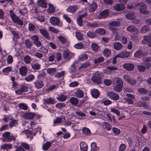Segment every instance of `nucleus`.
<instances>
[{"label": "nucleus", "mask_w": 151, "mask_h": 151, "mask_svg": "<svg viewBox=\"0 0 151 151\" xmlns=\"http://www.w3.org/2000/svg\"><path fill=\"white\" fill-rule=\"evenodd\" d=\"M113 84L114 90L116 92H120L122 90L123 86V82L122 80L118 78H115L113 79Z\"/></svg>", "instance_id": "f257e3e1"}, {"label": "nucleus", "mask_w": 151, "mask_h": 151, "mask_svg": "<svg viewBox=\"0 0 151 151\" xmlns=\"http://www.w3.org/2000/svg\"><path fill=\"white\" fill-rule=\"evenodd\" d=\"M136 8H137L141 13L144 14H147L148 12L146 10L147 6L146 4L143 2L138 3L136 5Z\"/></svg>", "instance_id": "f03ea898"}, {"label": "nucleus", "mask_w": 151, "mask_h": 151, "mask_svg": "<svg viewBox=\"0 0 151 151\" xmlns=\"http://www.w3.org/2000/svg\"><path fill=\"white\" fill-rule=\"evenodd\" d=\"M10 16L12 21L18 24L22 25L23 24L22 21L18 17L16 16L14 13L12 11H10Z\"/></svg>", "instance_id": "7ed1b4c3"}, {"label": "nucleus", "mask_w": 151, "mask_h": 151, "mask_svg": "<svg viewBox=\"0 0 151 151\" xmlns=\"http://www.w3.org/2000/svg\"><path fill=\"white\" fill-rule=\"evenodd\" d=\"M143 64L146 65V66H144L142 65H139L137 66V68L139 71L140 72H143L145 71V69H148L151 66V64L150 63H145L144 62H143Z\"/></svg>", "instance_id": "20e7f679"}, {"label": "nucleus", "mask_w": 151, "mask_h": 151, "mask_svg": "<svg viewBox=\"0 0 151 151\" xmlns=\"http://www.w3.org/2000/svg\"><path fill=\"white\" fill-rule=\"evenodd\" d=\"M101 78L100 75L98 74L94 73L91 80L93 82L97 83L100 84L101 83Z\"/></svg>", "instance_id": "39448f33"}, {"label": "nucleus", "mask_w": 151, "mask_h": 151, "mask_svg": "<svg viewBox=\"0 0 151 151\" xmlns=\"http://www.w3.org/2000/svg\"><path fill=\"white\" fill-rule=\"evenodd\" d=\"M107 96L110 98L114 100H118L119 99V96L117 93L113 91L109 92L107 93Z\"/></svg>", "instance_id": "423d86ee"}, {"label": "nucleus", "mask_w": 151, "mask_h": 151, "mask_svg": "<svg viewBox=\"0 0 151 151\" xmlns=\"http://www.w3.org/2000/svg\"><path fill=\"white\" fill-rule=\"evenodd\" d=\"M73 54L68 50H65L63 51V57L67 60H69L72 57Z\"/></svg>", "instance_id": "0eeeda50"}, {"label": "nucleus", "mask_w": 151, "mask_h": 151, "mask_svg": "<svg viewBox=\"0 0 151 151\" xmlns=\"http://www.w3.org/2000/svg\"><path fill=\"white\" fill-rule=\"evenodd\" d=\"M109 14V11L107 9L105 10L100 12L99 15H98L97 17L99 19L105 18L108 16Z\"/></svg>", "instance_id": "6e6552de"}, {"label": "nucleus", "mask_w": 151, "mask_h": 151, "mask_svg": "<svg viewBox=\"0 0 151 151\" xmlns=\"http://www.w3.org/2000/svg\"><path fill=\"white\" fill-rule=\"evenodd\" d=\"M124 78L128 83L131 85H134L136 83L137 81L136 79L130 78L128 76L124 75Z\"/></svg>", "instance_id": "1a4fd4ad"}, {"label": "nucleus", "mask_w": 151, "mask_h": 151, "mask_svg": "<svg viewBox=\"0 0 151 151\" xmlns=\"http://www.w3.org/2000/svg\"><path fill=\"white\" fill-rule=\"evenodd\" d=\"M28 87L25 85H22L20 88L16 91V93L18 94H20L22 93L27 91Z\"/></svg>", "instance_id": "9d476101"}, {"label": "nucleus", "mask_w": 151, "mask_h": 151, "mask_svg": "<svg viewBox=\"0 0 151 151\" xmlns=\"http://www.w3.org/2000/svg\"><path fill=\"white\" fill-rule=\"evenodd\" d=\"M50 22L54 25H58L60 23L59 19L56 17H52L50 19Z\"/></svg>", "instance_id": "9b49d317"}, {"label": "nucleus", "mask_w": 151, "mask_h": 151, "mask_svg": "<svg viewBox=\"0 0 151 151\" xmlns=\"http://www.w3.org/2000/svg\"><path fill=\"white\" fill-rule=\"evenodd\" d=\"M147 55V53L143 52L142 50H139L136 52L134 54L135 57L141 58L142 57H144Z\"/></svg>", "instance_id": "f8f14e48"}, {"label": "nucleus", "mask_w": 151, "mask_h": 151, "mask_svg": "<svg viewBox=\"0 0 151 151\" xmlns=\"http://www.w3.org/2000/svg\"><path fill=\"white\" fill-rule=\"evenodd\" d=\"M27 73V68L26 67L22 66L19 69V73L22 76H26Z\"/></svg>", "instance_id": "ddd939ff"}, {"label": "nucleus", "mask_w": 151, "mask_h": 151, "mask_svg": "<svg viewBox=\"0 0 151 151\" xmlns=\"http://www.w3.org/2000/svg\"><path fill=\"white\" fill-rule=\"evenodd\" d=\"M124 68L127 70H132L134 69V65L131 63L124 64L123 65Z\"/></svg>", "instance_id": "4468645a"}, {"label": "nucleus", "mask_w": 151, "mask_h": 151, "mask_svg": "<svg viewBox=\"0 0 151 151\" xmlns=\"http://www.w3.org/2000/svg\"><path fill=\"white\" fill-rule=\"evenodd\" d=\"M35 116V113L32 112L26 113L24 114V116L27 119H32Z\"/></svg>", "instance_id": "2eb2a0df"}, {"label": "nucleus", "mask_w": 151, "mask_h": 151, "mask_svg": "<svg viewBox=\"0 0 151 151\" xmlns=\"http://www.w3.org/2000/svg\"><path fill=\"white\" fill-rule=\"evenodd\" d=\"M78 9V6L76 5L69 6L67 9V11L71 13L75 12Z\"/></svg>", "instance_id": "dca6fc26"}, {"label": "nucleus", "mask_w": 151, "mask_h": 151, "mask_svg": "<svg viewBox=\"0 0 151 151\" xmlns=\"http://www.w3.org/2000/svg\"><path fill=\"white\" fill-rule=\"evenodd\" d=\"M128 31L131 32H138V29L135 27L131 25L128 27L127 28Z\"/></svg>", "instance_id": "f3484780"}, {"label": "nucleus", "mask_w": 151, "mask_h": 151, "mask_svg": "<svg viewBox=\"0 0 151 151\" xmlns=\"http://www.w3.org/2000/svg\"><path fill=\"white\" fill-rule=\"evenodd\" d=\"M125 16L127 18L130 20L134 19L135 17L134 12H128Z\"/></svg>", "instance_id": "a211bd4d"}, {"label": "nucleus", "mask_w": 151, "mask_h": 151, "mask_svg": "<svg viewBox=\"0 0 151 151\" xmlns=\"http://www.w3.org/2000/svg\"><path fill=\"white\" fill-rule=\"evenodd\" d=\"M125 7L123 4H117L114 6V9L117 11H121L123 10Z\"/></svg>", "instance_id": "6ab92c4d"}, {"label": "nucleus", "mask_w": 151, "mask_h": 151, "mask_svg": "<svg viewBox=\"0 0 151 151\" xmlns=\"http://www.w3.org/2000/svg\"><path fill=\"white\" fill-rule=\"evenodd\" d=\"M74 93L76 96L79 98L83 97L84 96L83 91L79 89H77L76 91Z\"/></svg>", "instance_id": "aec40b11"}, {"label": "nucleus", "mask_w": 151, "mask_h": 151, "mask_svg": "<svg viewBox=\"0 0 151 151\" xmlns=\"http://www.w3.org/2000/svg\"><path fill=\"white\" fill-rule=\"evenodd\" d=\"M91 94L92 97L94 98H97L99 97V93L97 89H94L91 91Z\"/></svg>", "instance_id": "412c9836"}, {"label": "nucleus", "mask_w": 151, "mask_h": 151, "mask_svg": "<svg viewBox=\"0 0 151 151\" xmlns=\"http://www.w3.org/2000/svg\"><path fill=\"white\" fill-rule=\"evenodd\" d=\"M70 103L74 106L77 105L78 103V99L74 97H71L70 100Z\"/></svg>", "instance_id": "4be33fe9"}, {"label": "nucleus", "mask_w": 151, "mask_h": 151, "mask_svg": "<svg viewBox=\"0 0 151 151\" xmlns=\"http://www.w3.org/2000/svg\"><path fill=\"white\" fill-rule=\"evenodd\" d=\"M12 145L9 144L2 145L1 146V149L6 150H8L12 148Z\"/></svg>", "instance_id": "5701e85b"}, {"label": "nucleus", "mask_w": 151, "mask_h": 151, "mask_svg": "<svg viewBox=\"0 0 151 151\" xmlns=\"http://www.w3.org/2000/svg\"><path fill=\"white\" fill-rule=\"evenodd\" d=\"M52 143L49 142L44 144L42 146L43 150L45 151L47 150L51 146Z\"/></svg>", "instance_id": "b1692460"}, {"label": "nucleus", "mask_w": 151, "mask_h": 151, "mask_svg": "<svg viewBox=\"0 0 151 151\" xmlns=\"http://www.w3.org/2000/svg\"><path fill=\"white\" fill-rule=\"evenodd\" d=\"M114 47L115 50H120L122 48V45L119 42H115L114 43Z\"/></svg>", "instance_id": "393cba45"}, {"label": "nucleus", "mask_w": 151, "mask_h": 151, "mask_svg": "<svg viewBox=\"0 0 151 151\" xmlns=\"http://www.w3.org/2000/svg\"><path fill=\"white\" fill-rule=\"evenodd\" d=\"M149 27L147 25H145L141 28L140 32L141 33H144L149 31Z\"/></svg>", "instance_id": "a878e982"}, {"label": "nucleus", "mask_w": 151, "mask_h": 151, "mask_svg": "<svg viewBox=\"0 0 151 151\" xmlns=\"http://www.w3.org/2000/svg\"><path fill=\"white\" fill-rule=\"evenodd\" d=\"M131 53L129 52H125L122 53L120 54H118L119 57L121 58H127Z\"/></svg>", "instance_id": "bb28decb"}, {"label": "nucleus", "mask_w": 151, "mask_h": 151, "mask_svg": "<svg viewBox=\"0 0 151 151\" xmlns=\"http://www.w3.org/2000/svg\"><path fill=\"white\" fill-rule=\"evenodd\" d=\"M37 4L38 6L42 7L44 8L47 7V5L44 0H40L38 1Z\"/></svg>", "instance_id": "cd10ccee"}, {"label": "nucleus", "mask_w": 151, "mask_h": 151, "mask_svg": "<svg viewBox=\"0 0 151 151\" xmlns=\"http://www.w3.org/2000/svg\"><path fill=\"white\" fill-rule=\"evenodd\" d=\"M142 43L143 44H147L150 47H151V38H144L142 41Z\"/></svg>", "instance_id": "c85d7f7f"}, {"label": "nucleus", "mask_w": 151, "mask_h": 151, "mask_svg": "<svg viewBox=\"0 0 151 151\" xmlns=\"http://www.w3.org/2000/svg\"><path fill=\"white\" fill-rule=\"evenodd\" d=\"M97 6V4L95 3H93L90 6V11L92 12H94L96 9Z\"/></svg>", "instance_id": "c756f323"}, {"label": "nucleus", "mask_w": 151, "mask_h": 151, "mask_svg": "<svg viewBox=\"0 0 151 151\" xmlns=\"http://www.w3.org/2000/svg\"><path fill=\"white\" fill-rule=\"evenodd\" d=\"M25 44L27 47L30 49L32 46L33 43L29 40L27 39L25 41Z\"/></svg>", "instance_id": "7c9ffc66"}, {"label": "nucleus", "mask_w": 151, "mask_h": 151, "mask_svg": "<svg viewBox=\"0 0 151 151\" xmlns=\"http://www.w3.org/2000/svg\"><path fill=\"white\" fill-rule=\"evenodd\" d=\"M91 147L92 151H97L99 149V147L96 146V144L94 142L91 143Z\"/></svg>", "instance_id": "2f4dec72"}, {"label": "nucleus", "mask_w": 151, "mask_h": 151, "mask_svg": "<svg viewBox=\"0 0 151 151\" xmlns=\"http://www.w3.org/2000/svg\"><path fill=\"white\" fill-rule=\"evenodd\" d=\"M36 87L37 88H40L42 87L43 86V82L42 81H37L34 83Z\"/></svg>", "instance_id": "473e14b6"}, {"label": "nucleus", "mask_w": 151, "mask_h": 151, "mask_svg": "<svg viewBox=\"0 0 151 151\" xmlns=\"http://www.w3.org/2000/svg\"><path fill=\"white\" fill-rule=\"evenodd\" d=\"M40 33L45 38H48L49 36L48 33L45 30L40 29Z\"/></svg>", "instance_id": "72a5a7b5"}, {"label": "nucleus", "mask_w": 151, "mask_h": 151, "mask_svg": "<svg viewBox=\"0 0 151 151\" xmlns=\"http://www.w3.org/2000/svg\"><path fill=\"white\" fill-rule=\"evenodd\" d=\"M104 60V58L101 56L95 59L94 61V63H97L103 62Z\"/></svg>", "instance_id": "f704fd0d"}, {"label": "nucleus", "mask_w": 151, "mask_h": 151, "mask_svg": "<svg viewBox=\"0 0 151 151\" xmlns=\"http://www.w3.org/2000/svg\"><path fill=\"white\" fill-rule=\"evenodd\" d=\"M96 32L97 33L102 35H104L106 32V31L104 29L100 28L96 30Z\"/></svg>", "instance_id": "c9c22d12"}, {"label": "nucleus", "mask_w": 151, "mask_h": 151, "mask_svg": "<svg viewBox=\"0 0 151 151\" xmlns=\"http://www.w3.org/2000/svg\"><path fill=\"white\" fill-rule=\"evenodd\" d=\"M109 24L113 26L118 27L120 26V23L118 21H113L109 22Z\"/></svg>", "instance_id": "e433bc0d"}, {"label": "nucleus", "mask_w": 151, "mask_h": 151, "mask_svg": "<svg viewBox=\"0 0 151 151\" xmlns=\"http://www.w3.org/2000/svg\"><path fill=\"white\" fill-rule=\"evenodd\" d=\"M87 58V55L86 54H83L80 56L78 60L79 61H82L86 60Z\"/></svg>", "instance_id": "4c0bfd02"}, {"label": "nucleus", "mask_w": 151, "mask_h": 151, "mask_svg": "<svg viewBox=\"0 0 151 151\" xmlns=\"http://www.w3.org/2000/svg\"><path fill=\"white\" fill-rule=\"evenodd\" d=\"M55 11V8L53 7L52 5L49 4V8L48 10V12L49 13H54Z\"/></svg>", "instance_id": "58836bf2"}, {"label": "nucleus", "mask_w": 151, "mask_h": 151, "mask_svg": "<svg viewBox=\"0 0 151 151\" xmlns=\"http://www.w3.org/2000/svg\"><path fill=\"white\" fill-rule=\"evenodd\" d=\"M109 28L115 34L116 37H120L118 33H117V30L116 29V28L115 27H110Z\"/></svg>", "instance_id": "ea45409f"}, {"label": "nucleus", "mask_w": 151, "mask_h": 151, "mask_svg": "<svg viewBox=\"0 0 151 151\" xmlns=\"http://www.w3.org/2000/svg\"><path fill=\"white\" fill-rule=\"evenodd\" d=\"M45 101L47 104H54L55 103L54 99H52L51 98H48L45 99Z\"/></svg>", "instance_id": "a19ab883"}, {"label": "nucleus", "mask_w": 151, "mask_h": 151, "mask_svg": "<svg viewBox=\"0 0 151 151\" xmlns=\"http://www.w3.org/2000/svg\"><path fill=\"white\" fill-rule=\"evenodd\" d=\"M67 96L63 95L61 94L58 97H57L58 100L61 101H64L66 100Z\"/></svg>", "instance_id": "79ce46f5"}, {"label": "nucleus", "mask_w": 151, "mask_h": 151, "mask_svg": "<svg viewBox=\"0 0 151 151\" xmlns=\"http://www.w3.org/2000/svg\"><path fill=\"white\" fill-rule=\"evenodd\" d=\"M138 91L140 93L145 94L148 93V91L144 88H140L138 89Z\"/></svg>", "instance_id": "37998d69"}, {"label": "nucleus", "mask_w": 151, "mask_h": 151, "mask_svg": "<svg viewBox=\"0 0 151 151\" xmlns=\"http://www.w3.org/2000/svg\"><path fill=\"white\" fill-rule=\"evenodd\" d=\"M81 143L80 144L81 150V151H87V145L84 143H82V145H81Z\"/></svg>", "instance_id": "c03bdc74"}, {"label": "nucleus", "mask_w": 151, "mask_h": 151, "mask_svg": "<svg viewBox=\"0 0 151 151\" xmlns=\"http://www.w3.org/2000/svg\"><path fill=\"white\" fill-rule=\"evenodd\" d=\"M34 43L37 47H40L41 45V42L39 40V38H35L34 40Z\"/></svg>", "instance_id": "a18cd8bd"}, {"label": "nucleus", "mask_w": 151, "mask_h": 151, "mask_svg": "<svg viewBox=\"0 0 151 151\" xmlns=\"http://www.w3.org/2000/svg\"><path fill=\"white\" fill-rule=\"evenodd\" d=\"M34 76L32 75H29L25 78V80L27 81H30L34 78Z\"/></svg>", "instance_id": "49530a36"}, {"label": "nucleus", "mask_w": 151, "mask_h": 151, "mask_svg": "<svg viewBox=\"0 0 151 151\" xmlns=\"http://www.w3.org/2000/svg\"><path fill=\"white\" fill-rule=\"evenodd\" d=\"M103 53L105 56L106 57H108L110 54L111 51L110 50L108 49H106L104 51Z\"/></svg>", "instance_id": "de8ad7c7"}, {"label": "nucleus", "mask_w": 151, "mask_h": 151, "mask_svg": "<svg viewBox=\"0 0 151 151\" xmlns=\"http://www.w3.org/2000/svg\"><path fill=\"white\" fill-rule=\"evenodd\" d=\"M87 35L90 38H94L96 37V34L94 32L90 31L87 33Z\"/></svg>", "instance_id": "09e8293b"}, {"label": "nucleus", "mask_w": 151, "mask_h": 151, "mask_svg": "<svg viewBox=\"0 0 151 151\" xmlns=\"http://www.w3.org/2000/svg\"><path fill=\"white\" fill-rule=\"evenodd\" d=\"M19 106V108L24 110H26L27 109V106L24 103H20Z\"/></svg>", "instance_id": "8fccbe9b"}, {"label": "nucleus", "mask_w": 151, "mask_h": 151, "mask_svg": "<svg viewBox=\"0 0 151 151\" xmlns=\"http://www.w3.org/2000/svg\"><path fill=\"white\" fill-rule=\"evenodd\" d=\"M32 67L34 70H38L40 68V65L37 63H35L32 65Z\"/></svg>", "instance_id": "3c124183"}, {"label": "nucleus", "mask_w": 151, "mask_h": 151, "mask_svg": "<svg viewBox=\"0 0 151 151\" xmlns=\"http://www.w3.org/2000/svg\"><path fill=\"white\" fill-rule=\"evenodd\" d=\"M87 26L90 27L92 28H95L99 26V24L97 22L95 23L92 24L88 23L87 24Z\"/></svg>", "instance_id": "603ef678"}, {"label": "nucleus", "mask_w": 151, "mask_h": 151, "mask_svg": "<svg viewBox=\"0 0 151 151\" xmlns=\"http://www.w3.org/2000/svg\"><path fill=\"white\" fill-rule=\"evenodd\" d=\"M12 140H14V142L15 141V137L13 135H10L7 139V142H11Z\"/></svg>", "instance_id": "864d4df0"}, {"label": "nucleus", "mask_w": 151, "mask_h": 151, "mask_svg": "<svg viewBox=\"0 0 151 151\" xmlns=\"http://www.w3.org/2000/svg\"><path fill=\"white\" fill-rule=\"evenodd\" d=\"M91 48L93 50L96 51L98 49L99 46L97 44L95 43H93L91 45Z\"/></svg>", "instance_id": "5fc2aeb1"}, {"label": "nucleus", "mask_w": 151, "mask_h": 151, "mask_svg": "<svg viewBox=\"0 0 151 151\" xmlns=\"http://www.w3.org/2000/svg\"><path fill=\"white\" fill-rule=\"evenodd\" d=\"M56 70L55 68H49L47 70V72L49 74L53 73L56 72Z\"/></svg>", "instance_id": "6e6d98bb"}, {"label": "nucleus", "mask_w": 151, "mask_h": 151, "mask_svg": "<svg viewBox=\"0 0 151 151\" xmlns=\"http://www.w3.org/2000/svg\"><path fill=\"white\" fill-rule=\"evenodd\" d=\"M35 28V26L32 23H29V24L28 29L30 31H34Z\"/></svg>", "instance_id": "4d7b16f0"}, {"label": "nucleus", "mask_w": 151, "mask_h": 151, "mask_svg": "<svg viewBox=\"0 0 151 151\" xmlns=\"http://www.w3.org/2000/svg\"><path fill=\"white\" fill-rule=\"evenodd\" d=\"M82 131L84 134H89L91 133L90 130L87 128L85 127L83 128Z\"/></svg>", "instance_id": "13d9d810"}, {"label": "nucleus", "mask_w": 151, "mask_h": 151, "mask_svg": "<svg viewBox=\"0 0 151 151\" xmlns=\"http://www.w3.org/2000/svg\"><path fill=\"white\" fill-rule=\"evenodd\" d=\"M24 60L25 62L26 63H30V58L28 55H26L24 57Z\"/></svg>", "instance_id": "bf43d9fd"}, {"label": "nucleus", "mask_w": 151, "mask_h": 151, "mask_svg": "<svg viewBox=\"0 0 151 151\" xmlns=\"http://www.w3.org/2000/svg\"><path fill=\"white\" fill-rule=\"evenodd\" d=\"M65 105L64 103H59L56 105V106L59 109H62L63 107L65 106Z\"/></svg>", "instance_id": "052dcab7"}, {"label": "nucleus", "mask_w": 151, "mask_h": 151, "mask_svg": "<svg viewBox=\"0 0 151 151\" xmlns=\"http://www.w3.org/2000/svg\"><path fill=\"white\" fill-rule=\"evenodd\" d=\"M74 46L76 48L81 49L83 48V45L81 43H79L76 44Z\"/></svg>", "instance_id": "680f3d73"}, {"label": "nucleus", "mask_w": 151, "mask_h": 151, "mask_svg": "<svg viewBox=\"0 0 151 151\" xmlns=\"http://www.w3.org/2000/svg\"><path fill=\"white\" fill-rule=\"evenodd\" d=\"M17 120H13L11 121L9 124V126L10 127H13L15 125H17Z\"/></svg>", "instance_id": "e2e57ef3"}, {"label": "nucleus", "mask_w": 151, "mask_h": 151, "mask_svg": "<svg viewBox=\"0 0 151 151\" xmlns=\"http://www.w3.org/2000/svg\"><path fill=\"white\" fill-rule=\"evenodd\" d=\"M104 83L105 85L109 86L111 84L112 82L110 80L105 79L104 80Z\"/></svg>", "instance_id": "0e129e2a"}, {"label": "nucleus", "mask_w": 151, "mask_h": 151, "mask_svg": "<svg viewBox=\"0 0 151 151\" xmlns=\"http://www.w3.org/2000/svg\"><path fill=\"white\" fill-rule=\"evenodd\" d=\"M7 63L9 64L11 63L13 61V58L12 56L9 55L7 59Z\"/></svg>", "instance_id": "69168bd1"}, {"label": "nucleus", "mask_w": 151, "mask_h": 151, "mask_svg": "<svg viewBox=\"0 0 151 151\" xmlns=\"http://www.w3.org/2000/svg\"><path fill=\"white\" fill-rule=\"evenodd\" d=\"M46 76V73L44 72H42L38 75L37 77L38 78L42 79Z\"/></svg>", "instance_id": "338daca9"}, {"label": "nucleus", "mask_w": 151, "mask_h": 151, "mask_svg": "<svg viewBox=\"0 0 151 151\" xmlns=\"http://www.w3.org/2000/svg\"><path fill=\"white\" fill-rule=\"evenodd\" d=\"M126 148V145L124 144H122L119 147V151H124Z\"/></svg>", "instance_id": "774afa93"}]
</instances>
